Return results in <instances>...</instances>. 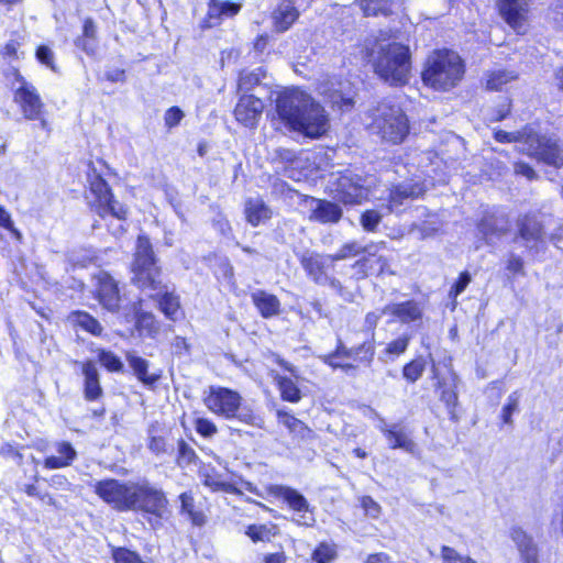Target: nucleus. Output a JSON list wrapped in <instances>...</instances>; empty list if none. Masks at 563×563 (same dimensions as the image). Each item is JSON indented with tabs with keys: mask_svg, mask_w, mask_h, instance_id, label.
<instances>
[{
	"mask_svg": "<svg viewBox=\"0 0 563 563\" xmlns=\"http://www.w3.org/2000/svg\"><path fill=\"white\" fill-rule=\"evenodd\" d=\"M93 487L95 493L112 509L142 512L154 529L162 525L167 515L168 500L164 492L147 479L109 478L97 482Z\"/></svg>",
	"mask_w": 563,
	"mask_h": 563,
	"instance_id": "1",
	"label": "nucleus"
},
{
	"mask_svg": "<svg viewBox=\"0 0 563 563\" xmlns=\"http://www.w3.org/2000/svg\"><path fill=\"white\" fill-rule=\"evenodd\" d=\"M276 111L288 130L309 139H320L330 129L325 109L298 88L287 89L278 95Z\"/></svg>",
	"mask_w": 563,
	"mask_h": 563,
	"instance_id": "2",
	"label": "nucleus"
},
{
	"mask_svg": "<svg viewBox=\"0 0 563 563\" xmlns=\"http://www.w3.org/2000/svg\"><path fill=\"white\" fill-rule=\"evenodd\" d=\"M364 49L374 73L390 86H402L409 80L411 70L410 49L396 42L390 31H379L377 36L366 38Z\"/></svg>",
	"mask_w": 563,
	"mask_h": 563,
	"instance_id": "3",
	"label": "nucleus"
},
{
	"mask_svg": "<svg viewBox=\"0 0 563 563\" xmlns=\"http://www.w3.org/2000/svg\"><path fill=\"white\" fill-rule=\"evenodd\" d=\"M495 140L500 143H518L519 151L548 165L560 167L563 164V148L558 141L538 134L531 126L517 132L498 130L495 132Z\"/></svg>",
	"mask_w": 563,
	"mask_h": 563,
	"instance_id": "4",
	"label": "nucleus"
},
{
	"mask_svg": "<svg viewBox=\"0 0 563 563\" xmlns=\"http://www.w3.org/2000/svg\"><path fill=\"white\" fill-rule=\"evenodd\" d=\"M464 75L461 57L453 51H434L427 59L422 71L423 82L435 90H450Z\"/></svg>",
	"mask_w": 563,
	"mask_h": 563,
	"instance_id": "5",
	"label": "nucleus"
},
{
	"mask_svg": "<svg viewBox=\"0 0 563 563\" xmlns=\"http://www.w3.org/2000/svg\"><path fill=\"white\" fill-rule=\"evenodd\" d=\"M517 227L516 242H521L530 251L538 252L548 241L563 249V227L551 216L527 214L518 220Z\"/></svg>",
	"mask_w": 563,
	"mask_h": 563,
	"instance_id": "6",
	"label": "nucleus"
},
{
	"mask_svg": "<svg viewBox=\"0 0 563 563\" xmlns=\"http://www.w3.org/2000/svg\"><path fill=\"white\" fill-rule=\"evenodd\" d=\"M205 406L214 415L225 419H238L246 424L260 426L261 419L242 406V397L235 390L210 386L203 398Z\"/></svg>",
	"mask_w": 563,
	"mask_h": 563,
	"instance_id": "7",
	"label": "nucleus"
},
{
	"mask_svg": "<svg viewBox=\"0 0 563 563\" xmlns=\"http://www.w3.org/2000/svg\"><path fill=\"white\" fill-rule=\"evenodd\" d=\"M371 128L382 140L393 144L401 143L409 133V123L402 109L389 101L380 102L372 111Z\"/></svg>",
	"mask_w": 563,
	"mask_h": 563,
	"instance_id": "8",
	"label": "nucleus"
},
{
	"mask_svg": "<svg viewBox=\"0 0 563 563\" xmlns=\"http://www.w3.org/2000/svg\"><path fill=\"white\" fill-rule=\"evenodd\" d=\"M132 271L134 274L133 282L140 288H159V269L155 264L151 242L145 235H139L137 238Z\"/></svg>",
	"mask_w": 563,
	"mask_h": 563,
	"instance_id": "9",
	"label": "nucleus"
},
{
	"mask_svg": "<svg viewBox=\"0 0 563 563\" xmlns=\"http://www.w3.org/2000/svg\"><path fill=\"white\" fill-rule=\"evenodd\" d=\"M13 100L26 120L36 121L44 112V103L37 89L29 82L18 69H12Z\"/></svg>",
	"mask_w": 563,
	"mask_h": 563,
	"instance_id": "10",
	"label": "nucleus"
},
{
	"mask_svg": "<svg viewBox=\"0 0 563 563\" xmlns=\"http://www.w3.org/2000/svg\"><path fill=\"white\" fill-rule=\"evenodd\" d=\"M90 192L95 197L93 206L97 213L106 218L111 216L117 220H125L128 210L119 201L113 199L110 188L106 180L99 175L89 177Z\"/></svg>",
	"mask_w": 563,
	"mask_h": 563,
	"instance_id": "11",
	"label": "nucleus"
},
{
	"mask_svg": "<svg viewBox=\"0 0 563 563\" xmlns=\"http://www.w3.org/2000/svg\"><path fill=\"white\" fill-rule=\"evenodd\" d=\"M371 181L350 170L341 174L335 181V198L344 205H358L369 196Z\"/></svg>",
	"mask_w": 563,
	"mask_h": 563,
	"instance_id": "12",
	"label": "nucleus"
},
{
	"mask_svg": "<svg viewBox=\"0 0 563 563\" xmlns=\"http://www.w3.org/2000/svg\"><path fill=\"white\" fill-rule=\"evenodd\" d=\"M334 263L332 255L318 253H307L301 258V265L305 272L316 284L329 285L331 288L339 291L341 290L340 282L330 275L334 269Z\"/></svg>",
	"mask_w": 563,
	"mask_h": 563,
	"instance_id": "13",
	"label": "nucleus"
},
{
	"mask_svg": "<svg viewBox=\"0 0 563 563\" xmlns=\"http://www.w3.org/2000/svg\"><path fill=\"white\" fill-rule=\"evenodd\" d=\"M497 7L501 18L517 34L527 33L529 29L528 0H498Z\"/></svg>",
	"mask_w": 563,
	"mask_h": 563,
	"instance_id": "14",
	"label": "nucleus"
},
{
	"mask_svg": "<svg viewBox=\"0 0 563 563\" xmlns=\"http://www.w3.org/2000/svg\"><path fill=\"white\" fill-rule=\"evenodd\" d=\"M383 313L390 316L395 321L410 324L422 320L423 306L421 302L409 299L399 302H390L383 308Z\"/></svg>",
	"mask_w": 563,
	"mask_h": 563,
	"instance_id": "15",
	"label": "nucleus"
},
{
	"mask_svg": "<svg viewBox=\"0 0 563 563\" xmlns=\"http://www.w3.org/2000/svg\"><path fill=\"white\" fill-rule=\"evenodd\" d=\"M271 492L276 496L283 498L288 506L299 515L297 521L302 525L310 526L314 521L311 514H309V504L307 499L294 488L287 486H273Z\"/></svg>",
	"mask_w": 563,
	"mask_h": 563,
	"instance_id": "16",
	"label": "nucleus"
},
{
	"mask_svg": "<svg viewBox=\"0 0 563 563\" xmlns=\"http://www.w3.org/2000/svg\"><path fill=\"white\" fill-rule=\"evenodd\" d=\"M264 103L253 95H244L240 98L235 109V119L245 126H255L262 115Z\"/></svg>",
	"mask_w": 563,
	"mask_h": 563,
	"instance_id": "17",
	"label": "nucleus"
},
{
	"mask_svg": "<svg viewBox=\"0 0 563 563\" xmlns=\"http://www.w3.org/2000/svg\"><path fill=\"white\" fill-rule=\"evenodd\" d=\"M379 430L386 438L390 449H401L407 453L416 454L417 444L405 428L399 424L387 426L385 421H382Z\"/></svg>",
	"mask_w": 563,
	"mask_h": 563,
	"instance_id": "18",
	"label": "nucleus"
},
{
	"mask_svg": "<svg viewBox=\"0 0 563 563\" xmlns=\"http://www.w3.org/2000/svg\"><path fill=\"white\" fill-rule=\"evenodd\" d=\"M97 278V296L100 303L107 310L115 311L120 303V295L117 283L107 273H100Z\"/></svg>",
	"mask_w": 563,
	"mask_h": 563,
	"instance_id": "19",
	"label": "nucleus"
},
{
	"mask_svg": "<svg viewBox=\"0 0 563 563\" xmlns=\"http://www.w3.org/2000/svg\"><path fill=\"white\" fill-rule=\"evenodd\" d=\"M159 288L154 289L152 287H145V289H150L154 292L150 294L151 297L156 298L158 301V306L161 311L165 314L169 320L176 321L181 316L180 311V302L178 296L167 289V286L162 285L159 282Z\"/></svg>",
	"mask_w": 563,
	"mask_h": 563,
	"instance_id": "20",
	"label": "nucleus"
},
{
	"mask_svg": "<svg viewBox=\"0 0 563 563\" xmlns=\"http://www.w3.org/2000/svg\"><path fill=\"white\" fill-rule=\"evenodd\" d=\"M300 13L296 8L294 0H282L272 13L274 29L279 32H286L298 20Z\"/></svg>",
	"mask_w": 563,
	"mask_h": 563,
	"instance_id": "21",
	"label": "nucleus"
},
{
	"mask_svg": "<svg viewBox=\"0 0 563 563\" xmlns=\"http://www.w3.org/2000/svg\"><path fill=\"white\" fill-rule=\"evenodd\" d=\"M309 219L323 224L336 223L342 218V209L334 202L312 199Z\"/></svg>",
	"mask_w": 563,
	"mask_h": 563,
	"instance_id": "22",
	"label": "nucleus"
},
{
	"mask_svg": "<svg viewBox=\"0 0 563 563\" xmlns=\"http://www.w3.org/2000/svg\"><path fill=\"white\" fill-rule=\"evenodd\" d=\"M84 374V395L88 401L98 400L102 396V388L99 382V372L91 361L81 363Z\"/></svg>",
	"mask_w": 563,
	"mask_h": 563,
	"instance_id": "23",
	"label": "nucleus"
},
{
	"mask_svg": "<svg viewBox=\"0 0 563 563\" xmlns=\"http://www.w3.org/2000/svg\"><path fill=\"white\" fill-rule=\"evenodd\" d=\"M374 246L375 249H372V254H365L354 264V268L357 269L360 277L383 274L388 266L387 260L377 255L378 245Z\"/></svg>",
	"mask_w": 563,
	"mask_h": 563,
	"instance_id": "24",
	"label": "nucleus"
},
{
	"mask_svg": "<svg viewBox=\"0 0 563 563\" xmlns=\"http://www.w3.org/2000/svg\"><path fill=\"white\" fill-rule=\"evenodd\" d=\"M510 538L515 542L523 563H538V550L531 537L521 528L515 527L510 531Z\"/></svg>",
	"mask_w": 563,
	"mask_h": 563,
	"instance_id": "25",
	"label": "nucleus"
},
{
	"mask_svg": "<svg viewBox=\"0 0 563 563\" xmlns=\"http://www.w3.org/2000/svg\"><path fill=\"white\" fill-rule=\"evenodd\" d=\"M423 192V187L419 184H401L391 189L389 195V212H397L399 207L405 205L406 200L413 199Z\"/></svg>",
	"mask_w": 563,
	"mask_h": 563,
	"instance_id": "26",
	"label": "nucleus"
},
{
	"mask_svg": "<svg viewBox=\"0 0 563 563\" xmlns=\"http://www.w3.org/2000/svg\"><path fill=\"white\" fill-rule=\"evenodd\" d=\"M367 16L390 15L401 9L402 0H358Z\"/></svg>",
	"mask_w": 563,
	"mask_h": 563,
	"instance_id": "27",
	"label": "nucleus"
},
{
	"mask_svg": "<svg viewBox=\"0 0 563 563\" xmlns=\"http://www.w3.org/2000/svg\"><path fill=\"white\" fill-rule=\"evenodd\" d=\"M241 4L227 0H210L208 7V25L213 26L224 18H231L239 13Z\"/></svg>",
	"mask_w": 563,
	"mask_h": 563,
	"instance_id": "28",
	"label": "nucleus"
},
{
	"mask_svg": "<svg viewBox=\"0 0 563 563\" xmlns=\"http://www.w3.org/2000/svg\"><path fill=\"white\" fill-rule=\"evenodd\" d=\"M55 448L57 455L48 456L44 461V466L48 470L66 467L77 456L76 450L68 442H59Z\"/></svg>",
	"mask_w": 563,
	"mask_h": 563,
	"instance_id": "29",
	"label": "nucleus"
},
{
	"mask_svg": "<svg viewBox=\"0 0 563 563\" xmlns=\"http://www.w3.org/2000/svg\"><path fill=\"white\" fill-rule=\"evenodd\" d=\"M252 301L264 318H271L279 313L280 302L275 295L264 290H256L252 294Z\"/></svg>",
	"mask_w": 563,
	"mask_h": 563,
	"instance_id": "30",
	"label": "nucleus"
},
{
	"mask_svg": "<svg viewBox=\"0 0 563 563\" xmlns=\"http://www.w3.org/2000/svg\"><path fill=\"white\" fill-rule=\"evenodd\" d=\"M245 216L247 222L257 227L272 217V211L261 198H250L245 202Z\"/></svg>",
	"mask_w": 563,
	"mask_h": 563,
	"instance_id": "31",
	"label": "nucleus"
},
{
	"mask_svg": "<svg viewBox=\"0 0 563 563\" xmlns=\"http://www.w3.org/2000/svg\"><path fill=\"white\" fill-rule=\"evenodd\" d=\"M126 361L130 367L133 369L134 375L141 380L145 386L153 387L161 377V374L152 373L148 374V362L135 354L128 353Z\"/></svg>",
	"mask_w": 563,
	"mask_h": 563,
	"instance_id": "32",
	"label": "nucleus"
},
{
	"mask_svg": "<svg viewBox=\"0 0 563 563\" xmlns=\"http://www.w3.org/2000/svg\"><path fill=\"white\" fill-rule=\"evenodd\" d=\"M203 485L212 492L236 493L233 484L225 481L223 476L213 468L205 467L200 473Z\"/></svg>",
	"mask_w": 563,
	"mask_h": 563,
	"instance_id": "33",
	"label": "nucleus"
},
{
	"mask_svg": "<svg viewBox=\"0 0 563 563\" xmlns=\"http://www.w3.org/2000/svg\"><path fill=\"white\" fill-rule=\"evenodd\" d=\"M277 419L296 438L306 439L312 433L301 420L285 410H277Z\"/></svg>",
	"mask_w": 563,
	"mask_h": 563,
	"instance_id": "34",
	"label": "nucleus"
},
{
	"mask_svg": "<svg viewBox=\"0 0 563 563\" xmlns=\"http://www.w3.org/2000/svg\"><path fill=\"white\" fill-rule=\"evenodd\" d=\"M274 380L283 400L296 404L301 399V391L292 378L276 374Z\"/></svg>",
	"mask_w": 563,
	"mask_h": 563,
	"instance_id": "35",
	"label": "nucleus"
},
{
	"mask_svg": "<svg viewBox=\"0 0 563 563\" xmlns=\"http://www.w3.org/2000/svg\"><path fill=\"white\" fill-rule=\"evenodd\" d=\"M69 320L93 335H100L102 332V327L99 321L87 312L75 311L69 316Z\"/></svg>",
	"mask_w": 563,
	"mask_h": 563,
	"instance_id": "36",
	"label": "nucleus"
},
{
	"mask_svg": "<svg viewBox=\"0 0 563 563\" xmlns=\"http://www.w3.org/2000/svg\"><path fill=\"white\" fill-rule=\"evenodd\" d=\"M374 245H362L361 243L353 241L345 243L335 254H332L334 262L357 256L360 254H372Z\"/></svg>",
	"mask_w": 563,
	"mask_h": 563,
	"instance_id": "37",
	"label": "nucleus"
},
{
	"mask_svg": "<svg viewBox=\"0 0 563 563\" xmlns=\"http://www.w3.org/2000/svg\"><path fill=\"white\" fill-rule=\"evenodd\" d=\"M478 230L487 242H492L495 238H499L505 234L507 229L499 225L497 219L485 218L478 224Z\"/></svg>",
	"mask_w": 563,
	"mask_h": 563,
	"instance_id": "38",
	"label": "nucleus"
},
{
	"mask_svg": "<svg viewBox=\"0 0 563 563\" xmlns=\"http://www.w3.org/2000/svg\"><path fill=\"white\" fill-rule=\"evenodd\" d=\"M410 340L411 336L409 334H401L400 336L390 341L386 345L383 352L384 355L387 356L389 360L398 357L399 355L404 354L407 351Z\"/></svg>",
	"mask_w": 563,
	"mask_h": 563,
	"instance_id": "39",
	"label": "nucleus"
},
{
	"mask_svg": "<svg viewBox=\"0 0 563 563\" xmlns=\"http://www.w3.org/2000/svg\"><path fill=\"white\" fill-rule=\"evenodd\" d=\"M274 525H251L247 527L246 534L254 542L269 541L276 534Z\"/></svg>",
	"mask_w": 563,
	"mask_h": 563,
	"instance_id": "40",
	"label": "nucleus"
},
{
	"mask_svg": "<svg viewBox=\"0 0 563 563\" xmlns=\"http://www.w3.org/2000/svg\"><path fill=\"white\" fill-rule=\"evenodd\" d=\"M426 361L422 357H417L407 363L402 368V376L409 383L417 382L426 369Z\"/></svg>",
	"mask_w": 563,
	"mask_h": 563,
	"instance_id": "41",
	"label": "nucleus"
},
{
	"mask_svg": "<svg viewBox=\"0 0 563 563\" xmlns=\"http://www.w3.org/2000/svg\"><path fill=\"white\" fill-rule=\"evenodd\" d=\"M517 74L510 70L492 71L487 79V88L490 90H500L504 85L515 80Z\"/></svg>",
	"mask_w": 563,
	"mask_h": 563,
	"instance_id": "42",
	"label": "nucleus"
},
{
	"mask_svg": "<svg viewBox=\"0 0 563 563\" xmlns=\"http://www.w3.org/2000/svg\"><path fill=\"white\" fill-rule=\"evenodd\" d=\"M336 558V547L332 543L322 542L312 553L314 563H331Z\"/></svg>",
	"mask_w": 563,
	"mask_h": 563,
	"instance_id": "43",
	"label": "nucleus"
},
{
	"mask_svg": "<svg viewBox=\"0 0 563 563\" xmlns=\"http://www.w3.org/2000/svg\"><path fill=\"white\" fill-rule=\"evenodd\" d=\"M344 355L358 358L362 362L369 363L374 356V345L372 342H364L357 347L347 350L344 347Z\"/></svg>",
	"mask_w": 563,
	"mask_h": 563,
	"instance_id": "44",
	"label": "nucleus"
},
{
	"mask_svg": "<svg viewBox=\"0 0 563 563\" xmlns=\"http://www.w3.org/2000/svg\"><path fill=\"white\" fill-rule=\"evenodd\" d=\"M98 360L110 372H121L123 368L120 357L111 351L99 350Z\"/></svg>",
	"mask_w": 563,
	"mask_h": 563,
	"instance_id": "45",
	"label": "nucleus"
},
{
	"mask_svg": "<svg viewBox=\"0 0 563 563\" xmlns=\"http://www.w3.org/2000/svg\"><path fill=\"white\" fill-rule=\"evenodd\" d=\"M136 325L140 330L146 331L151 336L155 335L159 330V324L150 312H139L136 316Z\"/></svg>",
	"mask_w": 563,
	"mask_h": 563,
	"instance_id": "46",
	"label": "nucleus"
},
{
	"mask_svg": "<svg viewBox=\"0 0 563 563\" xmlns=\"http://www.w3.org/2000/svg\"><path fill=\"white\" fill-rule=\"evenodd\" d=\"M263 78L262 69L257 68L253 71H243L239 78V89L242 91L251 90L255 85H258Z\"/></svg>",
	"mask_w": 563,
	"mask_h": 563,
	"instance_id": "47",
	"label": "nucleus"
},
{
	"mask_svg": "<svg viewBox=\"0 0 563 563\" xmlns=\"http://www.w3.org/2000/svg\"><path fill=\"white\" fill-rule=\"evenodd\" d=\"M441 558L443 563H476L470 556L462 555L456 550L448 545H443L441 548Z\"/></svg>",
	"mask_w": 563,
	"mask_h": 563,
	"instance_id": "48",
	"label": "nucleus"
},
{
	"mask_svg": "<svg viewBox=\"0 0 563 563\" xmlns=\"http://www.w3.org/2000/svg\"><path fill=\"white\" fill-rule=\"evenodd\" d=\"M112 558L115 563H144L136 552L126 548L113 549Z\"/></svg>",
	"mask_w": 563,
	"mask_h": 563,
	"instance_id": "49",
	"label": "nucleus"
},
{
	"mask_svg": "<svg viewBox=\"0 0 563 563\" xmlns=\"http://www.w3.org/2000/svg\"><path fill=\"white\" fill-rule=\"evenodd\" d=\"M519 400H520L519 391H514L508 396L507 402L504 406L503 412H501L503 421L505 423L510 424L512 422L511 416L514 412H516L518 410Z\"/></svg>",
	"mask_w": 563,
	"mask_h": 563,
	"instance_id": "50",
	"label": "nucleus"
},
{
	"mask_svg": "<svg viewBox=\"0 0 563 563\" xmlns=\"http://www.w3.org/2000/svg\"><path fill=\"white\" fill-rule=\"evenodd\" d=\"M441 388L440 399L445 404L452 417L454 416V408L457 405V394L452 386L444 387L442 382H439Z\"/></svg>",
	"mask_w": 563,
	"mask_h": 563,
	"instance_id": "51",
	"label": "nucleus"
},
{
	"mask_svg": "<svg viewBox=\"0 0 563 563\" xmlns=\"http://www.w3.org/2000/svg\"><path fill=\"white\" fill-rule=\"evenodd\" d=\"M35 56L41 64L45 65L53 71L57 70V67L55 65L54 52L48 46H46V45L38 46L36 49Z\"/></svg>",
	"mask_w": 563,
	"mask_h": 563,
	"instance_id": "52",
	"label": "nucleus"
},
{
	"mask_svg": "<svg viewBox=\"0 0 563 563\" xmlns=\"http://www.w3.org/2000/svg\"><path fill=\"white\" fill-rule=\"evenodd\" d=\"M383 216L376 210H366L361 217V224L364 230L373 232L382 221Z\"/></svg>",
	"mask_w": 563,
	"mask_h": 563,
	"instance_id": "53",
	"label": "nucleus"
},
{
	"mask_svg": "<svg viewBox=\"0 0 563 563\" xmlns=\"http://www.w3.org/2000/svg\"><path fill=\"white\" fill-rule=\"evenodd\" d=\"M154 428L151 427L148 429V449L152 453L159 455L167 452V444L163 437H158L154 434Z\"/></svg>",
	"mask_w": 563,
	"mask_h": 563,
	"instance_id": "54",
	"label": "nucleus"
},
{
	"mask_svg": "<svg viewBox=\"0 0 563 563\" xmlns=\"http://www.w3.org/2000/svg\"><path fill=\"white\" fill-rule=\"evenodd\" d=\"M195 429L200 435L205 438H211L218 431L217 426L207 418H197L195 420Z\"/></svg>",
	"mask_w": 563,
	"mask_h": 563,
	"instance_id": "55",
	"label": "nucleus"
},
{
	"mask_svg": "<svg viewBox=\"0 0 563 563\" xmlns=\"http://www.w3.org/2000/svg\"><path fill=\"white\" fill-rule=\"evenodd\" d=\"M196 456L195 451L183 440L178 442V464H189Z\"/></svg>",
	"mask_w": 563,
	"mask_h": 563,
	"instance_id": "56",
	"label": "nucleus"
},
{
	"mask_svg": "<svg viewBox=\"0 0 563 563\" xmlns=\"http://www.w3.org/2000/svg\"><path fill=\"white\" fill-rule=\"evenodd\" d=\"M471 275L468 272L461 273L457 282L453 285V287L450 290V296L456 298L460 294H462L465 288L471 283Z\"/></svg>",
	"mask_w": 563,
	"mask_h": 563,
	"instance_id": "57",
	"label": "nucleus"
},
{
	"mask_svg": "<svg viewBox=\"0 0 563 563\" xmlns=\"http://www.w3.org/2000/svg\"><path fill=\"white\" fill-rule=\"evenodd\" d=\"M184 118V112L178 107H172L165 112V124L168 128H174L179 124Z\"/></svg>",
	"mask_w": 563,
	"mask_h": 563,
	"instance_id": "58",
	"label": "nucleus"
},
{
	"mask_svg": "<svg viewBox=\"0 0 563 563\" xmlns=\"http://www.w3.org/2000/svg\"><path fill=\"white\" fill-rule=\"evenodd\" d=\"M329 98H330V102L332 103V106H336L339 109H341L343 111L349 110L353 104V101L351 98L344 97L342 93H340L338 91H334L333 93H331L329 96Z\"/></svg>",
	"mask_w": 563,
	"mask_h": 563,
	"instance_id": "59",
	"label": "nucleus"
},
{
	"mask_svg": "<svg viewBox=\"0 0 563 563\" xmlns=\"http://www.w3.org/2000/svg\"><path fill=\"white\" fill-rule=\"evenodd\" d=\"M75 45L88 55H93L97 49V40L78 36L75 41Z\"/></svg>",
	"mask_w": 563,
	"mask_h": 563,
	"instance_id": "60",
	"label": "nucleus"
},
{
	"mask_svg": "<svg viewBox=\"0 0 563 563\" xmlns=\"http://www.w3.org/2000/svg\"><path fill=\"white\" fill-rule=\"evenodd\" d=\"M0 225L12 232L16 239H21V233L13 227L10 214L2 207H0Z\"/></svg>",
	"mask_w": 563,
	"mask_h": 563,
	"instance_id": "61",
	"label": "nucleus"
},
{
	"mask_svg": "<svg viewBox=\"0 0 563 563\" xmlns=\"http://www.w3.org/2000/svg\"><path fill=\"white\" fill-rule=\"evenodd\" d=\"M362 506L367 515L377 518L380 512V506L371 497L366 496L362 499Z\"/></svg>",
	"mask_w": 563,
	"mask_h": 563,
	"instance_id": "62",
	"label": "nucleus"
},
{
	"mask_svg": "<svg viewBox=\"0 0 563 563\" xmlns=\"http://www.w3.org/2000/svg\"><path fill=\"white\" fill-rule=\"evenodd\" d=\"M84 37H88V38H92V40H97V26L93 22L92 19L90 18H87L85 21H84V26H82V35Z\"/></svg>",
	"mask_w": 563,
	"mask_h": 563,
	"instance_id": "63",
	"label": "nucleus"
},
{
	"mask_svg": "<svg viewBox=\"0 0 563 563\" xmlns=\"http://www.w3.org/2000/svg\"><path fill=\"white\" fill-rule=\"evenodd\" d=\"M515 172L518 175L525 176L527 179L531 180L536 178V172L528 164L518 162L515 165Z\"/></svg>",
	"mask_w": 563,
	"mask_h": 563,
	"instance_id": "64",
	"label": "nucleus"
}]
</instances>
